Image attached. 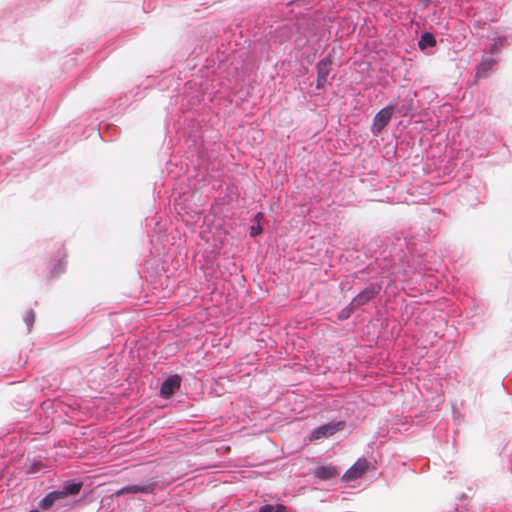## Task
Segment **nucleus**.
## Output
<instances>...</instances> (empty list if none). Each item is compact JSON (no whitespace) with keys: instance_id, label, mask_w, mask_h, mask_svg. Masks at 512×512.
<instances>
[{"instance_id":"13","label":"nucleus","mask_w":512,"mask_h":512,"mask_svg":"<svg viewBox=\"0 0 512 512\" xmlns=\"http://www.w3.org/2000/svg\"><path fill=\"white\" fill-rule=\"evenodd\" d=\"M118 133V129L116 126L110 125V124H99L98 128V135L104 140V141H113L116 139Z\"/></svg>"},{"instance_id":"24","label":"nucleus","mask_w":512,"mask_h":512,"mask_svg":"<svg viewBox=\"0 0 512 512\" xmlns=\"http://www.w3.org/2000/svg\"><path fill=\"white\" fill-rule=\"evenodd\" d=\"M317 64L321 65V66H326V67H329V68H332V64H333V51L328 53L324 58H322L321 60H319L317 62Z\"/></svg>"},{"instance_id":"28","label":"nucleus","mask_w":512,"mask_h":512,"mask_svg":"<svg viewBox=\"0 0 512 512\" xmlns=\"http://www.w3.org/2000/svg\"><path fill=\"white\" fill-rule=\"evenodd\" d=\"M315 57H316V52H314L313 54H308V55L306 56V61H307L308 63H312V62H314Z\"/></svg>"},{"instance_id":"4","label":"nucleus","mask_w":512,"mask_h":512,"mask_svg":"<svg viewBox=\"0 0 512 512\" xmlns=\"http://www.w3.org/2000/svg\"><path fill=\"white\" fill-rule=\"evenodd\" d=\"M394 113L395 105L392 102L380 109L373 118L370 129L371 133L374 136L380 135L385 127L389 124Z\"/></svg>"},{"instance_id":"3","label":"nucleus","mask_w":512,"mask_h":512,"mask_svg":"<svg viewBox=\"0 0 512 512\" xmlns=\"http://www.w3.org/2000/svg\"><path fill=\"white\" fill-rule=\"evenodd\" d=\"M158 488V482L149 479L137 484H128L115 491L110 498H118L125 494H153Z\"/></svg>"},{"instance_id":"22","label":"nucleus","mask_w":512,"mask_h":512,"mask_svg":"<svg viewBox=\"0 0 512 512\" xmlns=\"http://www.w3.org/2000/svg\"><path fill=\"white\" fill-rule=\"evenodd\" d=\"M264 232L263 226L261 223H256L250 226L249 235L251 238H257L262 235Z\"/></svg>"},{"instance_id":"12","label":"nucleus","mask_w":512,"mask_h":512,"mask_svg":"<svg viewBox=\"0 0 512 512\" xmlns=\"http://www.w3.org/2000/svg\"><path fill=\"white\" fill-rule=\"evenodd\" d=\"M59 500H62L60 497V494L57 490H52L48 492L38 503V510L41 511H47L51 509L55 503Z\"/></svg>"},{"instance_id":"26","label":"nucleus","mask_w":512,"mask_h":512,"mask_svg":"<svg viewBox=\"0 0 512 512\" xmlns=\"http://www.w3.org/2000/svg\"><path fill=\"white\" fill-rule=\"evenodd\" d=\"M440 0H418L419 4L423 9L427 8L431 4L437 5Z\"/></svg>"},{"instance_id":"10","label":"nucleus","mask_w":512,"mask_h":512,"mask_svg":"<svg viewBox=\"0 0 512 512\" xmlns=\"http://www.w3.org/2000/svg\"><path fill=\"white\" fill-rule=\"evenodd\" d=\"M436 45L437 40L432 32L425 30L421 33L418 39V47L423 53H425L426 55L433 54Z\"/></svg>"},{"instance_id":"5","label":"nucleus","mask_w":512,"mask_h":512,"mask_svg":"<svg viewBox=\"0 0 512 512\" xmlns=\"http://www.w3.org/2000/svg\"><path fill=\"white\" fill-rule=\"evenodd\" d=\"M346 426V422L343 420L331 421L325 424H322L316 428H314L310 432L309 439L310 440H320L324 438H328L335 433L342 431Z\"/></svg>"},{"instance_id":"23","label":"nucleus","mask_w":512,"mask_h":512,"mask_svg":"<svg viewBox=\"0 0 512 512\" xmlns=\"http://www.w3.org/2000/svg\"><path fill=\"white\" fill-rule=\"evenodd\" d=\"M316 70H317V77L324 78V79L328 80V76H329L332 68L316 64Z\"/></svg>"},{"instance_id":"11","label":"nucleus","mask_w":512,"mask_h":512,"mask_svg":"<svg viewBox=\"0 0 512 512\" xmlns=\"http://www.w3.org/2000/svg\"><path fill=\"white\" fill-rule=\"evenodd\" d=\"M496 63L497 59L494 55L485 53L477 67L476 76L478 78H486Z\"/></svg>"},{"instance_id":"6","label":"nucleus","mask_w":512,"mask_h":512,"mask_svg":"<svg viewBox=\"0 0 512 512\" xmlns=\"http://www.w3.org/2000/svg\"><path fill=\"white\" fill-rule=\"evenodd\" d=\"M340 473V467L329 463L315 467L314 469L310 470L309 475H312L320 482H326L338 478Z\"/></svg>"},{"instance_id":"21","label":"nucleus","mask_w":512,"mask_h":512,"mask_svg":"<svg viewBox=\"0 0 512 512\" xmlns=\"http://www.w3.org/2000/svg\"><path fill=\"white\" fill-rule=\"evenodd\" d=\"M23 321L24 323L26 324L27 326V331L30 332L31 331V328L34 324V321H35V313L32 309L28 310L24 317H23Z\"/></svg>"},{"instance_id":"29","label":"nucleus","mask_w":512,"mask_h":512,"mask_svg":"<svg viewBox=\"0 0 512 512\" xmlns=\"http://www.w3.org/2000/svg\"><path fill=\"white\" fill-rule=\"evenodd\" d=\"M339 0H331V2H338Z\"/></svg>"},{"instance_id":"25","label":"nucleus","mask_w":512,"mask_h":512,"mask_svg":"<svg viewBox=\"0 0 512 512\" xmlns=\"http://www.w3.org/2000/svg\"><path fill=\"white\" fill-rule=\"evenodd\" d=\"M328 84H330L328 80L317 77L315 87L317 90H324Z\"/></svg>"},{"instance_id":"19","label":"nucleus","mask_w":512,"mask_h":512,"mask_svg":"<svg viewBox=\"0 0 512 512\" xmlns=\"http://www.w3.org/2000/svg\"><path fill=\"white\" fill-rule=\"evenodd\" d=\"M507 39L505 36L494 37L492 43L487 47L488 53L496 55L500 52L501 48L506 44Z\"/></svg>"},{"instance_id":"17","label":"nucleus","mask_w":512,"mask_h":512,"mask_svg":"<svg viewBox=\"0 0 512 512\" xmlns=\"http://www.w3.org/2000/svg\"><path fill=\"white\" fill-rule=\"evenodd\" d=\"M379 267V263H378V260H375L374 262L368 264L367 266H365L364 268L358 270L357 272H355V277L363 282H366L368 281L369 279L367 278V276H369L370 274L374 273L377 268Z\"/></svg>"},{"instance_id":"8","label":"nucleus","mask_w":512,"mask_h":512,"mask_svg":"<svg viewBox=\"0 0 512 512\" xmlns=\"http://www.w3.org/2000/svg\"><path fill=\"white\" fill-rule=\"evenodd\" d=\"M370 466L369 461L361 457L359 458L346 472L342 475L341 480L343 482H351L361 478Z\"/></svg>"},{"instance_id":"7","label":"nucleus","mask_w":512,"mask_h":512,"mask_svg":"<svg viewBox=\"0 0 512 512\" xmlns=\"http://www.w3.org/2000/svg\"><path fill=\"white\" fill-rule=\"evenodd\" d=\"M182 378L179 374H170L161 383L159 395L164 399L171 398L181 387Z\"/></svg>"},{"instance_id":"16","label":"nucleus","mask_w":512,"mask_h":512,"mask_svg":"<svg viewBox=\"0 0 512 512\" xmlns=\"http://www.w3.org/2000/svg\"><path fill=\"white\" fill-rule=\"evenodd\" d=\"M66 264L65 255L54 261L49 271V277L58 278L60 275H62L66 271Z\"/></svg>"},{"instance_id":"18","label":"nucleus","mask_w":512,"mask_h":512,"mask_svg":"<svg viewBox=\"0 0 512 512\" xmlns=\"http://www.w3.org/2000/svg\"><path fill=\"white\" fill-rule=\"evenodd\" d=\"M359 308L360 307L357 305V303H355V301L352 299L348 305L339 311L337 319L339 321L347 320Z\"/></svg>"},{"instance_id":"15","label":"nucleus","mask_w":512,"mask_h":512,"mask_svg":"<svg viewBox=\"0 0 512 512\" xmlns=\"http://www.w3.org/2000/svg\"><path fill=\"white\" fill-rule=\"evenodd\" d=\"M395 105V112L400 114L401 116H407L409 112H411L414 109L413 106V98L409 95L406 96L400 104H394Z\"/></svg>"},{"instance_id":"9","label":"nucleus","mask_w":512,"mask_h":512,"mask_svg":"<svg viewBox=\"0 0 512 512\" xmlns=\"http://www.w3.org/2000/svg\"><path fill=\"white\" fill-rule=\"evenodd\" d=\"M84 486L83 481L77 479H69L63 482L60 489H56L60 494L61 499L69 496H75L80 493Z\"/></svg>"},{"instance_id":"14","label":"nucleus","mask_w":512,"mask_h":512,"mask_svg":"<svg viewBox=\"0 0 512 512\" xmlns=\"http://www.w3.org/2000/svg\"><path fill=\"white\" fill-rule=\"evenodd\" d=\"M44 465L42 460L39 458H29L25 460L23 469L26 474H37L43 469Z\"/></svg>"},{"instance_id":"20","label":"nucleus","mask_w":512,"mask_h":512,"mask_svg":"<svg viewBox=\"0 0 512 512\" xmlns=\"http://www.w3.org/2000/svg\"><path fill=\"white\" fill-rule=\"evenodd\" d=\"M258 512H288V510L285 505L278 503L276 505L264 504L259 507Z\"/></svg>"},{"instance_id":"1","label":"nucleus","mask_w":512,"mask_h":512,"mask_svg":"<svg viewBox=\"0 0 512 512\" xmlns=\"http://www.w3.org/2000/svg\"><path fill=\"white\" fill-rule=\"evenodd\" d=\"M177 133L179 138L184 140L188 157H196L199 165L208 168L218 153L219 131L200 121L185 117L183 126Z\"/></svg>"},{"instance_id":"2","label":"nucleus","mask_w":512,"mask_h":512,"mask_svg":"<svg viewBox=\"0 0 512 512\" xmlns=\"http://www.w3.org/2000/svg\"><path fill=\"white\" fill-rule=\"evenodd\" d=\"M382 272L380 273L379 279L373 282H369L368 285L363 288L354 298L353 300L357 305L361 308L362 306L373 301L378 295H380L383 289V272L384 268H381Z\"/></svg>"},{"instance_id":"27","label":"nucleus","mask_w":512,"mask_h":512,"mask_svg":"<svg viewBox=\"0 0 512 512\" xmlns=\"http://www.w3.org/2000/svg\"><path fill=\"white\" fill-rule=\"evenodd\" d=\"M264 214L262 212H257L251 219V222L254 224L261 223V220L263 219Z\"/></svg>"}]
</instances>
